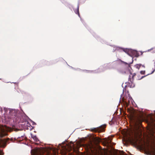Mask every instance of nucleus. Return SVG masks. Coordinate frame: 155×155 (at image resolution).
I'll return each mask as SVG.
<instances>
[{"mask_svg":"<svg viewBox=\"0 0 155 155\" xmlns=\"http://www.w3.org/2000/svg\"><path fill=\"white\" fill-rule=\"evenodd\" d=\"M4 153H3L2 151L0 150V155H3Z\"/></svg>","mask_w":155,"mask_h":155,"instance_id":"obj_14","label":"nucleus"},{"mask_svg":"<svg viewBox=\"0 0 155 155\" xmlns=\"http://www.w3.org/2000/svg\"><path fill=\"white\" fill-rule=\"evenodd\" d=\"M31 137L36 142H37V141H38V140H39L38 139V138L37 137H36V136L32 135H31Z\"/></svg>","mask_w":155,"mask_h":155,"instance_id":"obj_6","label":"nucleus"},{"mask_svg":"<svg viewBox=\"0 0 155 155\" xmlns=\"http://www.w3.org/2000/svg\"><path fill=\"white\" fill-rule=\"evenodd\" d=\"M1 128L2 131L3 132H4L5 131H9L10 130V128L8 127L6 125L2 126L1 127Z\"/></svg>","mask_w":155,"mask_h":155,"instance_id":"obj_5","label":"nucleus"},{"mask_svg":"<svg viewBox=\"0 0 155 155\" xmlns=\"http://www.w3.org/2000/svg\"><path fill=\"white\" fill-rule=\"evenodd\" d=\"M133 121L135 125L136 128H134V134H136L137 133V130L138 129V127H137L138 125L140 124L142 121V116L141 115H139L133 117Z\"/></svg>","mask_w":155,"mask_h":155,"instance_id":"obj_2","label":"nucleus"},{"mask_svg":"<svg viewBox=\"0 0 155 155\" xmlns=\"http://www.w3.org/2000/svg\"><path fill=\"white\" fill-rule=\"evenodd\" d=\"M121 62L122 63H124V64H127V65H128V66H129V64L125 62H124V61H121Z\"/></svg>","mask_w":155,"mask_h":155,"instance_id":"obj_13","label":"nucleus"},{"mask_svg":"<svg viewBox=\"0 0 155 155\" xmlns=\"http://www.w3.org/2000/svg\"><path fill=\"white\" fill-rule=\"evenodd\" d=\"M141 64H137L135 66V67L139 69L141 67Z\"/></svg>","mask_w":155,"mask_h":155,"instance_id":"obj_9","label":"nucleus"},{"mask_svg":"<svg viewBox=\"0 0 155 155\" xmlns=\"http://www.w3.org/2000/svg\"><path fill=\"white\" fill-rule=\"evenodd\" d=\"M136 74L135 73L134 74L130 73V75L129 76V82L126 83V84H127L126 86L132 88L134 87L135 84L134 83V77L136 76Z\"/></svg>","mask_w":155,"mask_h":155,"instance_id":"obj_3","label":"nucleus"},{"mask_svg":"<svg viewBox=\"0 0 155 155\" xmlns=\"http://www.w3.org/2000/svg\"><path fill=\"white\" fill-rule=\"evenodd\" d=\"M4 110L5 113H6L8 111V119H13L17 116V111L15 109L4 108Z\"/></svg>","mask_w":155,"mask_h":155,"instance_id":"obj_1","label":"nucleus"},{"mask_svg":"<svg viewBox=\"0 0 155 155\" xmlns=\"http://www.w3.org/2000/svg\"><path fill=\"white\" fill-rule=\"evenodd\" d=\"M145 76H142L140 79H142V78H143V77H144Z\"/></svg>","mask_w":155,"mask_h":155,"instance_id":"obj_18","label":"nucleus"},{"mask_svg":"<svg viewBox=\"0 0 155 155\" xmlns=\"http://www.w3.org/2000/svg\"><path fill=\"white\" fill-rule=\"evenodd\" d=\"M106 127V124H104V125L101 126L100 127V129H101V131H103V130H104V128Z\"/></svg>","mask_w":155,"mask_h":155,"instance_id":"obj_8","label":"nucleus"},{"mask_svg":"<svg viewBox=\"0 0 155 155\" xmlns=\"http://www.w3.org/2000/svg\"><path fill=\"white\" fill-rule=\"evenodd\" d=\"M153 51H154L155 52V48H153Z\"/></svg>","mask_w":155,"mask_h":155,"instance_id":"obj_17","label":"nucleus"},{"mask_svg":"<svg viewBox=\"0 0 155 155\" xmlns=\"http://www.w3.org/2000/svg\"><path fill=\"white\" fill-rule=\"evenodd\" d=\"M123 51H124V52H125V53H127V54H128V52L129 51V50L128 49H123Z\"/></svg>","mask_w":155,"mask_h":155,"instance_id":"obj_10","label":"nucleus"},{"mask_svg":"<svg viewBox=\"0 0 155 155\" xmlns=\"http://www.w3.org/2000/svg\"><path fill=\"white\" fill-rule=\"evenodd\" d=\"M155 71V70H153L152 72L151 73V74H152L154 72V71Z\"/></svg>","mask_w":155,"mask_h":155,"instance_id":"obj_16","label":"nucleus"},{"mask_svg":"<svg viewBox=\"0 0 155 155\" xmlns=\"http://www.w3.org/2000/svg\"><path fill=\"white\" fill-rule=\"evenodd\" d=\"M79 5L78 6V10L77 11H75V12L76 14H77L79 16Z\"/></svg>","mask_w":155,"mask_h":155,"instance_id":"obj_11","label":"nucleus"},{"mask_svg":"<svg viewBox=\"0 0 155 155\" xmlns=\"http://www.w3.org/2000/svg\"><path fill=\"white\" fill-rule=\"evenodd\" d=\"M133 53L134 54H135V56L136 57H138L139 56L138 54L137 53V52L135 51H132Z\"/></svg>","mask_w":155,"mask_h":155,"instance_id":"obj_7","label":"nucleus"},{"mask_svg":"<svg viewBox=\"0 0 155 155\" xmlns=\"http://www.w3.org/2000/svg\"><path fill=\"white\" fill-rule=\"evenodd\" d=\"M93 130L95 131H97L96 128H94Z\"/></svg>","mask_w":155,"mask_h":155,"instance_id":"obj_15","label":"nucleus"},{"mask_svg":"<svg viewBox=\"0 0 155 155\" xmlns=\"http://www.w3.org/2000/svg\"><path fill=\"white\" fill-rule=\"evenodd\" d=\"M145 73V71H140V74H144Z\"/></svg>","mask_w":155,"mask_h":155,"instance_id":"obj_12","label":"nucleus"},{"mask_svg":"<svg viewBox=\"0 0 155 155\" xmlns=\"http://www.w3.org/2000/svg\"><path fill=\"white\" fill-rule=\"evenodd\" d=\"M10 140L12 142H13L14 140H16V138H12L11 139L9 138H7L6 139H4L1 140V143L3 146L4 147H5L6 146L7 143H9L8 142Z\"/></svg>","mask_w":155,"mask_h":155,"instance_id":"obj_4","label":"nucleus"}]
</instances>
